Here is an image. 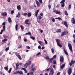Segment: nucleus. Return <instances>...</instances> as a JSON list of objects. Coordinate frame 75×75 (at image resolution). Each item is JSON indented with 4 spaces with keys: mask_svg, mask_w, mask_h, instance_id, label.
I'll list each match as a JSON object with an SVG mask.
<instances>
[{
    "mask_svg": "<svg viewBox=\"0 0 75 75\" xmlns=\"http://www.w3.org/2000/svg\"><path fill=\"white\" fill-rule=\"evenodd\" d=\"M64 25H65V26L66 27H68V24L67 23L66 21H65L64 22Z\"/></svg>",
    "mask_w": 75,
    "mask_h": 75,
    "instance_id": "f8f14e48",
    "label": "nucleus"
},
{
    "mask_svg": "<svg viewBox=\"0 0 75 75\" xmlns=\"http://www.w3.org/2000/svg\"><path fill=\"white\" fill-rule=\"evenodd\" d=\"M46 59H48H48H49V57H46Z\"/></svg>",
    "mask_w": 75,
    "mask_h": 75,
    "instance_id": "338daca9",
    "label": "nucleus"
},
{
    "mask_svg": "<svg viewBox=\"0 0 75 75\" xmlns=\"http://www.w3.org/2000/svg\"><path fill=\"white\" fill-rule=\"evenodd\" d=\"M54 74V69L52 68L50 70L49 75H53Z\"/></svg>",
    "mask_w": 75,
    "mask_h": 75,
    "instance_id": "7ed1b4c3",
    "label": "nucleus"
},
{
    "mask_svg": "<svg viewBox=\"0 0 75 75\" xmlns=\"http://www.w3.org/2000/svg\"><path fill=\"white\" fill-rule=\"evenodd\" d=\"M20 27H21V30H24V26H23V25H21L20 26Z\"/></svg>",
    "mask_w": 75,
    "mask_h": 75,
    "instance_id": "bb28decb",
    "label": "nucleus"
},
{
    "mask_svg": "<svg viewBox=\"0 0 75 75\" xmlns=\"http://www.w3.org/2000/svg\"><path fill=\"white\" fill-rule=\"evenodd\" d=\"M11 69H12V68H10V70L8 71V72L9 74L10 73V72H11Z\"/></svg>",
    "mask_w": 75,
    "mask_h": 75,
    "instance_id": "3c124183",
    "label": "nucleus"
},
{
    "mask_svg": "<svg viewBox=\"0 0 75 75\" xmlns=\"http://www.w3.org/2000/svg\"><path fill=\"white\" fill-rule=\"evenodd\" d=\"M8 21L9 23H11V19L10 18H8Z\"/></svg>",
    "mask_w": 75,
    "mask_h": 75,
    "instance_id": "2f4dec72",
    "label": "nucleus"
},
{
    "mask_svg": "<svg viewBox=\"0 0 75 75\" xmlns=\"http://www.w3.org/2000/svg\"><path fill=\"white\" fill-rule=\"evenodd\" d=\"M52 21L53 22H55V19H54V18H52Z\"/></svg>",
    "mask_w": 75,
    "mask_h": 75,
    "instance_id": "6e6d98bb",
    "label": "nucleus"
},
{
    "mask_svg": "<svg viewBox=\"0 0 75 75\" xmlns=\"http://www.w3.org/2000/svg\"><path fill=\"white\" fill-rule=\"evenodd\" d=\"M31 64V61H30L28 63V65H30Z\"/></svg>",
    "mask_w": 75,
    "mask_h": 75,
    "instance_id": "4d7b16f0",
    "label": "nucleus"
},
{
    "mask_svg": "<svg viewBox=\"0 0 75 75\" xmlns=\"http://www.w3.org/2000/svg\"><path fill=\"white\" fill-rule=\"evenodd\" d=\"M27 15V13H23V16H25V17H26Z\"/></svg>",
    "mask_w": 75,
    "mask_h": 75,
    "instance_id": "a19ab883",
    "label": "nucleus"
},
{
    "mask_svg": "<svg viewBox=\"0 0 75 75\" xmlns=\"http://www.w3.org/2000/svg\"><path fill=\"white\" fill-rule=\"evenodd\" d=\"M55 19H57V20H62V19H61V18L60 17H58V18H55Z\"/></svg>",
    "mask_w": 75,
    "mask_h": 75,
    "instance_id": "e433bc0d",
    "label": "nucleus"
},
{
    "mask_svg": "<svg viewBox=\"0 0 75 75\" xmlns=\"http://www.w3.org/2000/svg\"><path fill=\"white\" fill-rule=\"evenodd\" d=\"M25 35H31V33L30 32H28L25 34Z\"/></svg>",
    "mask_w": 75,
    "mask_h": 75,
    "instance_id": "a878e982",
    "label": "nucleus"
},
{
    "mask_svg": "<svg viewBox=\"0 0 75 75\" xmlns=\"http://www.w3.org/2000/svg\"><path fill=\"white\" fill-rule=\"evenodd\" d=\"M4 69L6 71H8V66L4 67Z\"/></svg>",
    "mask_w": 75,
    "mask_h": 75,
    "instance_id": "de8ad7c7",
    "label": "nucleus"
},
{
    "mask_svg": "<svg viewBox=\"0 0 75 75\" xmlns=\"http://www.w3.org/2000/svg\"><path fill=\"white\" fill-rule=\"evenodd\" d=\"M18 66H19V64L17 63L16 64V67H18Z\"/></svg>",
    "mask_w": 75,
    "mask_h": 75,
    "instance_id": "69168bd1",
    "label": "nucleus"
},
{
    "mask_svg": "<svg viewBox=\"0 0 75 75\" xmlns=\"http://www.w3.org/2000/svg\"><path fill=\"white\" fill-rule=\"evenodd\" d=\"M18 74H19V75H21V74H23V73L22 71H18Z\"/></svg>",
    "mask_w": 75,
    "mask_h": 75,
    "instance_id": "2eb2a0df",
    "label": "nucleus"
},
{
    "mask_svg": "<svg viewBox=\"0 0 75 75\" xmlns=\"http://www.w3.org/2000/svg\"><path fill=\"white\" fill-rule=\"evenodd\" d=\"M29 21V20L28 19L26 20L25 21V24H27V25H30L31 24V23H28Z\"/></svg>",
    "mask_w": 75,
    "mask_h": 75,
    "instance_id": "0eeeda50",
    "label": "nucleus"
},
{
    "mask_svg": "<svg viewBox=\"0 0 75 75\" xmlns=\"http://www.w3.org/2000/svg\"><path fill=\"white\" fill-rule=\"evenodd\" d=\"M41 54V53L40 52L38 53L36 55L37 56H38V55H40Z\"/></svg>",
    "mask_w": 75,
    "mask_h": 75,
    "instance_id": "0e129e2a",
    "label": "nucleus"
},
{
    "mask_svg": "<svg viewBox=\"0 0 75 75\" xmlns=\"http://www.w3.org/2000/svg\"><path fill=\"white\" fill-rule=\"evenodd\" d=\"M17 57H18V58H19V59H20V60H21L22 59V58H21V57L20 55H18V56Z\"/></svg>",
    "mask_w": 75,
    "mask_h": 75,
    "instance_id": "412c9836",
    "label": "nucleus"
},
{
    "mask_svg": "<svg viewBox=\"0 0 75 75\" xmlns=\"http://www.w3.org/2000/svg\"><path fill=\"white\" fill-rule=\"evenodd\" d=\"M56 14H59L61 13V12L60 11H57L55 12Z\"/></svg>",
    "mask_w": 75,
    "mask_h": 75,
    "instance_id": "4be33fe9",
    "label": "nucleus"
},
{
    "mask_svg": "<svg viewBox=\"0 0 75 75\" xmlns=\"http://www.w3.org/2000/svg\"><path fill=\"white\" fill-rule=\"evenodd\" d=\"M72 64L73 63H71V62L69 63V65H70V67H71L72 66Z\"/></svg>",
    "mask_w": 75,
    "mask_h": 75,
    "instance_id": "052dcab7",
    "label": "nucleus"
},
{
    "mask_svg": "<svg viewBox=\"0 0 75 75\" xmlns=\"http://www.w3.org/2000/svg\"><path fill=\"white\" fill-rule=\"evenodd\" d=\"M8 50H9V47H8L6 48L5 49V50H6V52H7V51H8Z\"/></svg>",
    "mask_w": 75,
    "mask_h": 75,
    "instance_id": "c03bdc74",
    "label": "nucleus"
},
{
    "mask_svg": "<svg viewBox=\"0 0 75 75\" xmlns=\"http://www.w3.org/2000/svg\"><path fill=\"white\" fill-rule=\"evenodd\" d=\"M21 16V15L20 14V12H18V13L17 14L16 16V18H20V17Z\"/></svg>",
    "mask_w": 75,
    "mask_h": 75,
    "instance_id": "9d476101",
    "label": "nucleus"
},
{
    "mask_svg": "<svg viewBox=\"0 0 75 75\" xmlns=\"http://www.w3.org/2000/svg\"><path fill=\"white\" fill-rule=\"evenodd\" d=\"M72 6H71V4H70L69 6V7H68V9L69 10H71V7Z\"/></svg>",
    "mask_w": 75,
    "mask_h": 75,
    "instance_id": "473e14b6",
    "label": "nucleus"
},
{
    "mask_svg": "<svg viewBox=\"0 0 75 75\" xmlns=\"http://www.w3.org/2000/svg\"><path fill=\"white\" fill-rule=\"evenodd\" d=\"M3 37H4V38H7V37H8V36H6L4 35H3Z\"/></svg>",
    "mask_w": 75,
    "mask_h": 75,
    "instance_id": "37998d69",
    "label": "nucleus"
},
{
    "mask_svg": "<svg viewBox=\"0 0 75 75\" xmlns=\"http://www.w3.org/2000/svg\"><path fill=\"white\" fill-rule=\"evenodd\" d=\"M24 41H25V42H27V40L26 39L24 38Z\"/></svg>",
    "mask_w": 75,
    "mask_h": 75,
    "instance_id": "680f3d73",
    "label": "nucleus"
},
{
    "mask_svg": "<svg viewBox=\"0 0 75 75\" xmlns=\"http://www.w3.org/2000/svg\"><path fill=\"white\" fill-rule=\"evenodd\" d=\"M66 32H63L61 34V37H63L64 35H66Z\"/></svg>",
    "mask_w": 75,
    "mask_h": 75,
    "instance_id": "4468645a",
    "label": "nucleus"
},
{
    "mask_svg": "<svg viewBox=\"0 0 75 75\" xmlns=\"http://www.w3.org/2000/svg\"><path fill=\"white\" fill-rule=\"evenodd\" d=\"M64 25H65V26L66 27H68V24L67 23L66 21H65L64 22Z\"/></svg>",
    "mask_w": 75,
    "mask_h": 75,
    "instance_id": "ddd939ff",
    "label": "nucleus"
},
{
    "mask_svg": "<svg viewBox=\"0 0 75 75\" xmlns=\"http://www.w3.org/2000/svg\"><path fill=\"white\" fill-rule=\"evenodd\" d=\"M30 38H31V39L33 40H35V37H34L33 36H31Z\"/></svg>",
    "mask_w": 75,
    "mask_h": 75,
    "instance_id": "c756f323",
    "label": "nucleus"
},
{
    "mask_svg": "<svg viewBox=\"0 0 75 75\" xmlns=\"http://www.w3.org/2000/svg\"><path fill=\"white\" fill-rule=\"evenodd\" d=\"M68 46L71 52H72V45H71V44L69 43L68 44Z\"/></svg>",
    "mask_w": 75,
    "mask_h": 75,
    "instance_id": "f03ea898",
    "label": "nucleus"
},
{
    "mask_svg": "<svg viewBox=\"0 0 75 75\" xmlns=\"http://www.w3.org/2000/svg\"><path fill=\"white\" fill-rule=\"evenodd\" d=\"M71 23H73L74 24H75V18H72L71 20Z\"/></svg>",
    "mask_w": 75,
    "mask_h": 75,
    "instance_id": "1a4fd4ad",
    "label": "nucleus"
},
{
    "mask_svg": "<svg viewBox=\"0 0 75 75\" xmlns=\"http://www.w3.org/2000/svg\"><path fill=\"white\" fill-rule=\"evenodd\" d=\"M30 75H33V72H30Z\"/></svg>",
    "mask_w": 75,
    "mask_h": 75,
    "instance_id": "e2e57ef3",
    "label": "nucleus"
},
{
    "mask_svg": "<svg viewBox=\"0 0 75 75\" xmlns=\"http://www.w3.org/2000/svg\"><path fill=\"white\" fill-rule=\"evenodd\" d=\"M18 74V71H17L16 72H14L13 73V74Z\"/></svg>",
    "mask_w": 75,
    "mask_h": 75,
    "instance_id": "bf43d9fd",
    "label": "nucleus"
},
{
    "mask_svg": "<svg viewBox=\"0 0 75 75\" xmlns=\"http://www.w3.org/2000/svg\"><path fill=\"white\" fill-rule=\"evenodd\" d=\"M27 15L28 16V17H30L31 16V13H28Z\"/></svg>",
    "mask_w": 75,
    "mask_h": 75,
    "instance_id": "6ab92c4d",
    "label": "nucleus"
},
{
    "mask_svg": "<svg viewBox=\"0 0 75 75\" xmlns=\"http://www.w3.org/2000/svg\"><path fill=\"white\" fill-rule=\"evenodd\" d=\"M38 19H39V20H41V18H42V17H41V16H38Z\"/></svg>",
    "mask_w": 75,
    "mask_h": 75,
    "instance_id": "f704fd0d",
    "label": "nucleus"
},
{
    "mask_svg": "<svg viewBox=\"0 0 75 75\" xmlns=\"http://www.w3.org/2000/svg\"><path fill=\"white\" fill-rule=\"evenodd\" d=\"M17 8L18 10H21V6L19 5L17 6Z\"/></svg>",
    "mask_w": 75,
    "mask_h": 75,
    "instance_id": "a211bd4d",
    "label": "nucleus"
},
{
    "mask_svg": "<svg viewBox=\"0 0 75 75\" xmlns=\"http://www.w3.org/2000/svg\"><path fill=\"white\" fill-rule=\"evenodd\" d=\"M61 6L62 7H64L65 6V3H63L62 4H61Z\"/></svg>",
    "mask_w": 75,
    "mask_h": 75,
    "instance_id": "49530a36",
    "label": "nucleus"
},
{
    "mask_svg": "<svg viewBox=\"0 0 75 75\" xmlns=\"http://www.w3.org/2000/svg\"><path fill=\"white\" fill-rule=\"evenodd\" d=\"M1 15L2 16H4V17H6L7 15V13L6 12H2L1 13Z\"/></svg>",
    "mask_w": 75,
    "mask_h": 75,
    "instance_id": "6e6552de",
    "label": "nucleus"
},
{
    "mask_svg": "<svg viewBox=\"0 0 75 75\" xmlns=\"http://www.w3.org/2000/svg\"><path fill=\"white\" fill-rule=\"evenodd\" d=\"M38 1L41 4H42V0H38Z\"/></svg>",
    "mask_w": 75,
    "mask_h": 75,
    "instance_id": "8fccbe9b",
    "label": "nucleus"
},
{
    "mask_svg": "<svg viewBox=\"0 0 75 75\" xmlns=\"http://www.w3.org/2000/svg\"><path fill=\"white\" fill-rule=\"evenodd\" d=\"M60 59L61 62L62 64V62H64V58L63 56L62 55L60 56Z\"/></svg>",
    "mask_w": 75,
    "mask_h": 75,
    "instance_id": "20e7f679",
    "label": "nucleus"
},
{
    "mask_svg": "<svg viewBox=\"0 0 75 75\" xmlns=\"http://www.w3.org/2000/svg\"><path fill=\"white\" fill-rule=\"evenodd\" d=\"M18 28V25L17 24H16L15 26V29L16 31H17L18 30L17 29V28Z\"/></svg>",
    "mask_w": 75,
    "mask_h": 75,
    "instance_id": "5701e85b",
    "label": "nucleus"
},
{
    "mask_svg": "<svg viewBox=\"0 0 75 75\" xmlns=\"http://www.w3.org/2000/svg\"><path fill=\"white\" fill-rule=\"evenodd\" d=\"M44 41H45V43L46 44H48V42H47V41L45 39H44Z\"/></svg>",
    "mask_w": 75,
    "mask_h": 75,
    "instance_id": "09e8293b",
    "label": "nucleus"
},
{
    "mask_svg": "<svg viewBox=\"0 0 75 75\" xmlns=\"http://www.w3.org/2000/svg\"><path fill=\"white\" fill-rule=\"evenodd\" d=\"M38 42L40 45L41 46H44V42L40 41H38Z\"/></svg>",
    "mask_w": 75,
    "mask_h": 75,
    "instance_id": "39448f33",
    "label": "nucleus"
},
{
    "mask_svg": "<svg viewBox=\"0 0 75 75\" xmlns=\"http://www.w3.org/2000/svg\"><path fill=\"white\" fill-rule=\"evenodd\" d=\"M15 53L16 57H18V55H19V54L18 53L15 52Z\"/></svg>",
    "mask_w": 75,
    "mask_h": 75,
    "instance_id": "79ce46f5",
    "label": "nucleus"
},
{
    "mask_svg": "<svg viewBox=\"0 0 75 75\" xmlns=\"http://www.w3.org/2000/svg\"><path fill=\"white\" fill-rule=\"evenodd\" d=\"M7 41V39L6 38H5L4 39L2 40V41L4 42H5V41Z\"/></svg>",
    "mask_w": 75,
    "mask_h": 75,
    "instance_id": "4c0bfd02",
    "label": "nucleus"
},
{
    "mask_svg": "<svg viewBox=\"0 0 75 75\" xmlns=\"http://www.w3.org/2000/svg\"><path fill=\"white\" fill-rule=\"evenodd\" d=\"M51 51L52 54H54V53L55 52H54V50L53 48L51 49Z\"/></svg>",
    "mask_w": 75,
    "mask_h": 75,
    "instance_id": "c85d7f7f",
    "label": "nucleus"
},
{
    "mask_svg": "<svg viewBox=\"0 0 75 75\" xmlns=\"http://www.w3.org/2000/svg\"><path fill=\"white\" fill-rule=\"evenodd\" d=\"M73 37L74 38V39H75V35L74 34L73 35Z\"/></svg>",
    "mask_w": 75,
    "mask_h": 75,
    "instance_id": "774afa93",
    "label": "nucleus"
},
{
    "mask_svg": "<svg viewBox=\"0 0 75 75\" xmlns=\"http://www.w3.org/2000/svg\"><path fill=\"white\" fill-rule=\"evenodd\" d=\"M14 13V11L12 10V11H11V14H13V13Z\"/></svg>",
    "mask_w": 75,
    "mask_h": 75,
    "instance_id": "5fc2aeb1",
    "label": "nucleus"
},
{
    "mask_svg": "<svg viewBox=\"0 0 75 75\" xmlns=\"http://www.w3.org/2000/svg\"><path fill=\"white\" fill-rule=\"evenodd\" d=\"M65 14L66 16H68V13L67 12V11H64Z\"/></svg>",
    "mask_w": 75,
    "mask_h": 75,
    "instance_id": "58836bf2",
    "label": "nucleus"
},
{
    "mask_svg": "<svg viewBox=\"0 0 75 75\" xmlns=\"http://www.w3.org/2000/svg\"><path fill=\"white\" fill-rule=\"evenodd\" d=\"M48 6L49 10H50V9H51V5H48Z\"/></svg>",
    "mask_w": 75,
    "mask_h": 75,
    "instance_id": "603ef678",
    "label": "nucleus"
},
{
    "mask_svg": "<svg viewBox=\"0 0 75 75\" xmlns=\"http://www.w3.org/2000/svg\"><path fill=\"white\" fill-rule=\"evenodd\" d=\"M51 68H49L48 69H47V70L46 71H47V72H49V71H50V69Z\"/></svg>",
    "mask_w": 75,
    "mask_h": 75,
    "instance_id": "864d4df0",
    "label": "nucleus"
},
{
    "mask_svg": "<svg viewBox=\"0 0 75 75\" xmlns=\"http://www.w3.org/2000/svg\"><path fill=\"white\" fill-rule=\"evenodd\" d=\"M36 69H37V67H35L34 68H33L32 70L33 71H34L36 70Z\"/></svg>",
    "mask_w": 75,
    "mask_h": 75,
    "instance_id": "393cba45",
    "label": "nucleus"
},
{
    "mask_svg": "<svg viewBox=\"0 0 75 75\" xmlns=\"http://www.w3.org/2000/svg\"><path fill=\"white\" fill-rule=\"evenodd\" d=\"M25 68H27V66H28V63H26L24 65Z\"/></svg>",
    "mask_w": 75,
    "mask_h": 75,
    "instance_id": "b1692460",
    "label": "nucleus"
},
{
    "mask_svg": "<svg viewBox=\"0 0 75 75\" xmlns=\"http://www.w3.org/2000/svg\"><path fill=\"white\" fill-rule=\"evenodd\" d=\"M52 63L53 64H56V61L55 60H53L52 62Z\"/></svg>",
    "mask_w": 75,
    "mask_h": 75,
    "instance_id": "a18cd8bd",
    "label": "nucleus"
},
{
    "mask_svg": "<svg viewBox=\"0 0 75 75\" xmlns=\"http://www.w3.org/2000/svg\"><path fill=\"white\" fill-rule=\"evenodd\" d=\"M64 51L65 54H66V55H68V53L67 51H66V50H65V48H64Z\"/></svg>",
    "mask_w": 75,
    "mask_h": 75,
    "instance_id": "cd10ccee",
    "label": "nucleus"
},
{
    "mask_svg": "<svg viewBox=\"0 0 75 75\" xmlns=\"http://www.w3.org/2000/svg\"><path fill=\"white\" fill-rule=\"evenodd\" d=\"M61 30L60 29H59L57 31H56L57 33H61Z\"/></svg>",
    "mask_w": 75,
    "mask_h": 75,
    "instance_id": "ea45409f",
    "label": "nucleus"
},
{
    "mask_svg": "<svg viewBox=\"0 0 75 75\" xmlns=\"http://www.w3.org/2000/svg\"><path fill=\"white\" fill-rule=\"evenodd\" d=\"M39 10L38 9V10H37V12L35 13V16L36 17H37V15L38 14V12H39Z\"/></svg>",
    "mask_w": 75,
    "mask_h": 75,
    "instance_id": "f3484780",
    "label": "nucleus"
},
{
    "mask_svg": "<svg viewBox=\"0 0 75 75\" xmlns=\"http://www.w3.org/2000/svg\"><path fill=\"white\" fill-rule=\"evenodd\" d=\"M68 75H71V73H72V69L71 68H69V69H68Z\"/></svg>",
    "mask_w": 75,
    "mask_h": 75,
    "instance_id": "423d86ee",
    "label": "nucleus"
},
{
    "mask_svg": "<svg viewBox=\"0 0 75 75\" xmlns=\"http://www.w3.org/2000/svg\"><path fill=\"white\" fill-rule=\"evenodd\" d=\"M56 41L58 46H59V47H62V45H61V44L59 43L61 41L59 39H56Z\"/></svg>",
    "mask_w": 75,
    "mask_h": 75,
    "instance_id": "f257e3e1",
    "label": "nucleus"
},
{
    "mask_svg": "<svg viewBox=\"0 0 75 75\" xmlns=\"http://www.w3.org/2000/svg\"><path fill=\"white\" fill-rule=\"evenodd\" d=\"M54 59V58H52L51 59H48V61L50 63H52V60Z\"/></svg>",
    "mask_w": 75,
    "mask_h": 75,
    "instance_id": "9b49d317",
    "label": "nucleus"
},
{
    "mask_svg": "<svg viewBox=\"0 0 75 75\" xmlns=\"http://www.w3.org/2000/svg\"><path fill=\"white\" fill-rule=\"evenodd\" d=\"M3 31H5V28H6V26L5 25H4V26H3Z\"/></svg>",
    "mask_w": 75,
    "mask_h": 75,
    "instance_id": "7c9ffc66",
    "label": "nucleus"
},
{
    "mask_svg": "<svg viewBox=\"0 0 75 75\" xmlns=\"http://www.w3.org/2000/svg\"><path fill=\"white\" fill-rule=\"evenodd\" d=\"M36 3L37 6L38 7H40V3H39V2H38V1H36Z\"/></svg>",
    "mask_w": 75,
    "mask_h": 75,
    "instance_id": "dca6fc26",
    "label": "nucleus"
},
{
    "mask_svg": "<svg viewBox=\"0 0 75 75\" xmlns=\"http://www.w3.org/2000/svg\"><path fill=\"white\" fill-rule=\"evenodd\" d=\"M22 47H23L22 45H19V46L18 47V48L19 49H20V48H22Z\"/></svg>",
    "mask_w": 75,
    "mask_h": 75,
    "instance_id": "c9c22d12",
    "label": "nucleus"
},
{
    "mask_svg": "<svg viewBox=\"0 0 75 75\" xmlns=\"http://www.w3.org/2000/svg\"><path fill=\"white\" fill-rule=\"evenodd\" d=\"M65 66V64H63L61 66V69H63V68H64Z\"/></svg>",
    "mask_w": 75,
    "mask_h": 75,
    "instance_id": "aec40b11",
    "label": "nucleus"
},
{
    "mask_svg": "<svg viewBox=\"0 0 75 75\" xmlns=\"http://www.w3.org/2000/svg\"><path fill=\"white\" fill-rule=\"evenodd\" d=\"M65 2V0H62V1L60 2V3H64Z\"/></svg>",
    "mask_w": 75,
    "mask_h": 75,
    "instance_id": "72a5a7b5",
    "label": "nucleus"
},
{
    "mask_svg": "<svg viewBox=\"0 0 75 75\" xmlns=\"http://www.w3.org/2000/svg\"><path fill=\"white\" fill-rule=\"evenodd\" d=\"M26 47L27 48L28 50L31 48V47H30L28 46H26Z\"/></svg>",
    "mask_w": 75,
    "mask_h": 75,
    "instance_id": "13d9d810",
    "label": "nucleus"
}]
</instances>
